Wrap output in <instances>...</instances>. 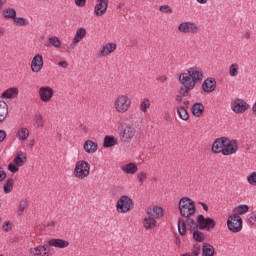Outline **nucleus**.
Returning <instances> with one entry per match:
<instances>
[{"mask_svg": "<svg viewBox=\"0 0 256 256\" xmlns=\"http://www.w3.org/2000/svg\"><path fill=\"white\" fill-rule=\"evenodd\" d=\"M205 75L203 69L194 66L187 69L186 72L179 75V83L182 85L180 90L182 97H189V91H193L196 85L203 83Z\"/></svg>", "mask_w": 256, "mask_h": 256, "instance_id": "1", "label": "nucleus"}, {"mask_svg": "<svg viewBox=\"0 0 256 256\" xmlns=\"http://www.w3.org/2000/svg\"><path fill=\"white\" fill-rule=\"evenodd\" d=\"M239 151V142L235 139L220 137L212 144V153H221L225 157L235 155Z\"/></svg>", "mask_w": 256, "mask_h": 256, "instance_id": "2", "label": "nucleus"}, {"mask_svg": "<svg viewBox=\"0 0 256 256\" xmlns=\"http://www.w3.org/2000/svg\"><path fill=\"white\" fill-rule=\"evenodd\" d=\"M178 211L181 217L191 219V217L197 213L195 201L189 197H182L178 202Z\"/></svg>", "mask_w": 256, "mask_h": 256, "instance_id": "3", "label": "nucleus"}, {"mask_svg": "<svg viewBox=\"0 0 256 256\" xmlns=\"http://www.w3.org/2000/svg\"><path fill=\"white\" fill-rule=\"evenodd\" d=\"M131 105H133V102L129 95L127 94H119L113 102V109L116 113H119L120 115H123L125 113H128V111L131 109Z\"/></svg>", "mask_w": 256, "mask_h": 256, "instance_id": "4", "label": "nucleus"}, {"mask_svg": "<svg viewBox=\"0 0 256 256\" xmlns=\"http://www.w3.org/2000/svg\"><path fill=\"white\" fill-rule=\"evenodd\" d=\"M73 175L79 181H85L91 175V164L85 160H78L75 163Z\"/></svg>", "mask_w": 256, "mask_h": 256, "instance_id": "5", "label": "nucleus"}, {"mask_svg": "<svg viewBox=\"0 0 256 256\" xmlns=\"http://www.w3.org/2000/svg\"><path fill=\"white\" fill-rule=\"evenodd\" d=\"M119 131V137L122 143H131L137 133L135 127L127 123L121 124V126L119 127Z\"/></svg>", "mask_w": 256, "mask_h": 256, "instance_id": "6", "label": "nucleus"}, {"mask_svg": "<svg viewBox=\"0 0 256 256\" xmlns=\"http://www.w3.org/2000/svg\"><path fill=\"white\" fill-rule=\"evenodd\" d=\"M27 163V153L18 151L13 159V164L8 165V169L11 173H17L19 167H23Z\"/></svg>", "mask_w": 256, "mask_h": 256, "instance_id": "7", "label": "nucleus"}, {"mask_svg": "<svg viewBox=\"0 0 256 256\" xmlns=\"http://www.w3.org/2000/svg\"><path fill=\"white\" fill-rule=\"evenodd\" d=\"M133 209V200L127 196H121L116 202L117 213H129Z\"/></svg>", "mask_w": 256, "mask_h": 256, "instance_id": "8", "label": "nucleus"}, {"mask_svg": "<svg viewBox=\"0 0 256 256\" xmlns=\"http://www.w3.org/2000/svg\"><path fill=\"white\" fill-rule=\"evenodd\" d=\"M227 227L232 233H239L243 229V219L237 214H232L227 219Z\"/></svg>", "mask_w": 256, "mask_h": 256, "instance_id": "9", "label": "nucleus"}, {"mask_svg": "<svg viewBox=\"0 0 256 256\" xmlns=\"http://www.w3.org/2000/svg\"><path fill=\"white\" fill-rule=\"evenodd\" d=\"M177 29L178 33H181L182 35H195L196 33H199V26L192 21L181 22Z\"/></svg>", "mask_w": 256, "mask_h": 256, "instance_id": "10", "label": "nucleus"}, {"mask_svg": "<svg viewBox=\"0 0 256 256\" xmlns=\"http://www.w3.org/2000/svg\"><path fill=\"white\" fill-rule=\"evenodd\" d=\"M38 97L42 103H51L55 97V90L51 86H41L38 89Z\"/></svg>", "mask_w": 256, "mask_h": 256, "instance_id": "11", "label": "nucleus"}, {"mask_svg": "<svg viewBox=\"0 0 256 256\" xmlns=\"http://www.w3.org/2000/svg\"><path fill=\"white\" fill-rule=\"evenodd\" d=\"M249 107V103H247L245 100L241 98H236L231 103V110L233 111V113H236L237 115L249 111Z\"/></svg>", "mask_w": 256, "mask_h": 256, "instance_id": "12", "label": "nucleus"}, {"mask_svg": "<svg viewBox=\"0 0 256 256\" xmlns=\"http://www.w3.org/2000/svg\"><path fill=\"white\" fill-rule=\"evenodd\" d=\"M197 223L199 229L210 231V229H215V220L213 218H205L203 215H198Z\"/></svg>", "mask_w": 256, "mask_h": 256, "instance_id": "13", "label": "nucleus"}, {"mask_svg": "<svg viewBox=\"0 0 256 256\" xmlns=\"http://www.w3.org/2000/svg\"><path fill=\"white\" fill-rule=\"evenodd\" d=\"M109 8V0H96L94 6V15L95 17H103L107 13Z\"/></svg>", "mask_w": 256, "mask_h": 256, "instance_id": "14", "label": "nucleus"}, {"mask_svg": "<svg viewBox=\"0 0 256 256\" xmlns=\"http://www.w3.org/2000/svg\"><path fill=\"white\" fill-rule=\"evenodd\" d=\"M43 55L41 54H36L31 61L30 64V69L32 71V73H41L42 69H43Z\"/></svg>", "mask_w": 256, "mask_h": 256, "instance_id": "15", "label": "nucleus"}, {"mask_svg": "<svg viewBox=\"0 0 256 256\" xmlns=\"http://www.w3.org/2000/svg\"><path fill=\"white\" fill-rule=\"evenodd\" d=\"M85 37H87V29L83 27L77 28L74 38L72 39V42L70 44V47L72 49H75V47H77V45H79V43H81Z\"/></svg>", "mask_w": 256, "mask_h": 256, "instance_id": "16", "label": "nucleus"}, {"mask_svg": "<svg viewBox=\"0 0 256 256\" xmlns=\"http://www.w3.org/2000/svg\"><path fill=\"white\" fill-rule=\"evenodd\" d=\"M146 214L153 217L157 221V219H163L165 210H163V207L161 206L154 205L146 209Z\"/></svg>", "mask_w": 256, "mask_h": 256, "instance_id": "17", "label": "nucleus"}, {"mask_svg": "<svg viewBox=\"0 0 256 256\" xmlns=\"http://www.w3.org/2000/svg\"><path fill=\"white\" fill-rule=\"evenodd\" d=\"M117 51V44L113 42H108L103 45L100 50L98 51L99 57H109L111 53H115Z\"/></svg>", "mask_w": 256, "mask_h": 256, "instance_id": "18", "label": "nucleus"}, {"mask_svg": "<svg viewBox=\"0 0 256 256\" xmlns=\"http://www.w3.org/2000/svg\"><path fill=\"white\" fill-rule=\"evenodd\" d=\"M217 89V80L213 77L205 79L202 83V91L204 93H213Z\"/></svg>", "mask_w": 256, "mask_h": 256, "instance_id": "19", "label": "nucleus"}, {"mask_svg": "<svg viewBox=\"0 0 256 256\" xmlns=\"http://www.w3.org/2000/svg\"><path fill=\"white\" fill-rule=\"evenodd\" d=\"M142 226L146 231H153V229H156L157 227V220L149 214H145L144 218L142 219Z\"/></svg>", "mask_w": 256, "mask_h": 256, "instance_id": "20", "label": "nucleus"}, {"mask_svg": "<svg viewBox=\"0 0 256 256\" xmlns=\"http://www.w3.org/2000/svg\"><path fill=\"white\" fill-rule=\"evenodd\" d=\"M31 256H49V248L47 245H39L30 249Z\"/></svg>", "mask_w": 256, "mask_h": 256, "instance_id": "21", "label": "nucleus"}, {"mask_svg": "<svg viewBox=\"0 0 256 256\" xmlns=\"http://www.w3.org/2000/svg\"><path fill=\"white\" fill-rule=\"evenodd\" d=\"M98 149L99 145L93 140H86L83 144V150L85 151V153H88V155H93L97 153Z\"/></svg>", "mask_w": 256, "mask_h": 256, "instance_id": "22", "label": "nucleus"}, {"mask_svg": "<svg viewBox=\"0 0 256 256\" xmlns=\"http://www.w3.org/2000/svg\"><path fill=\"white\" fill-rule=\"evenodd\" d=\"M120 169L123 173H125V175H135L139 171L137 163L134 162L124 164L120 167Z\"/></svg>", "mask_w": 256, "mask_h": 256, "instance_id": "23", "label": "nucleus"}, {"mask_svg": "<svg viewBox=\"0 0 256 256\" xmlns=\"http://www.w3.org/2000/svg\"><path fill=\"white\" fill-rule=\"evenodd\" d=\"M29 135H30L29 128L25 126H20L16 130V137L18 141H20L21 143H24V141H27V139H29Z\"/></svg>", "mask_w": 256, "mask_h": 256, "instance_id": "24", "label": "nucleus"}, {"mask_svg": "<svg viewBox=\"0 0 256 256\" xmlns=\"http://www.w3.org/2000/svg\"><path fill=\"white\" fill-rule=\"evenodd\" d=\"M19 96V88L11 87L4 90L1 94V99H16Z\"/></svg>", "mask_w": 256, "mask_h": 256, "instance_id": "25", "label": "nucleus"}, {"mask_svg": "<svg viewBox=\"0 0 256 256\" xmlns=\"http://www.w3.org/2000/svg\"><path fill=\"white\" fill-rule=\"evenodd\" d=\"M48 245L50 247H56V249H66V247H69V241L54 238L48 241Z\"/></svg>", "mask_w": 256, "mask_h": 256, "instance_id": "26", "label": "nucleus"}, {"mask_svg": "<svg viewBox=\"0 0 256 256\" xmlns=\"http://www.w3.org/2000/svg\"><path fill=\"white\" fill-rule=\"evenodd\" d=\"M7 117H9V105L7 102L0 100V123L7 121Z\"/></svg>", "mask_w": 256, "mask_h": 256, "instance_id": "27", "label": "nucleus"}, {"mask_svg": "<svg viewBox=\"0 0 256 256\" xmlns=\"http://www.w3.org/2000/svg\"><path fill=\"white\" fill-rule=\"evenodd\" d=\"M191 111L194 117H202L203 113H205V106H203L202 103H195L192 106Z\"/></svg>", "mask_w": 256, "mask_h": 256, "instance_id": "28", "label": "nucleus"}, {"mask_svg": "<svg viewBox=\"0 0 256 256\" xmlns=\"http://www.w3.org/2000/svg\"><path fill=\"white\" fill-rule=\"evenodd\" d=\"M33 125L36 127V129H41L42 127H45V118H43L42 114H35L33 117Z\"/></svg>", "mask_w": 256, "mask_h": 256, "instance_id": "29", "label": "nucleus"}, {"mask_svg": "<svg viewBox=\"0 0 256 256\" xmlns=\"http://www.w3.org/2000/svg\"><path fill=\"white\" fill-rule=\"evenodd\" d=\"M2 17L4 19H12V21H14V19L17 17V11L14 8H5L2 11Z\"/></svg>", "mask_w": 256, "mask_h": 256, "instance_id": "30", "label": "nucleus"}, {"mask_svg": "<svg viewBox=\"0 0 256 256\" xmlns=\"http://www.w3.org/2000/svg\"><path fill=\"white\" fill-rule=\"evenodd\" d=\"M233 212L234 215H237L238 217L239 215H247V213H249V205L240 204L234 208Z\"/></svg>", "mask_w": 256, "mask_h": 256, "instance_id": "31", "label": "nucleus"}, {"mask_svg": "<svg viewBox=\"0 0 256 256\" xmlns=\"http://www.w3.org/2000/svg\"><path fill=\"white\" fill-rule=\"evenodd\" d=\"M203 256H213L215 255V247L209 243H204L202 247Z\"/></svg>", "mask_w": 256, "mask_h": 256, "instance_id": "32", "label": "nucleus"}, {"mask_svg": "<svg viewBox=\"0 0 256 256\" xmlns=\"http://www.w3.org/2000/svg\"><path fill=\"white\" fill-rule=\"evenodd\" d=\"M136 173H137L136 174L137 183L139 185H145V181H147L149 177V173H147L146 171H139Z\"/></svg>", "mask_w": 256, "mask_h": 256, "instance_id": "33", "label": "nucleus"}, {"mask_svg": "<svg viewBox=\"0 0 256 256\" xmlns=\"http://www.w3.org/2000/svg\"><path fill=\"white\" fill-rule=\"evenodd\" d=\"M48 47H55V49L61 48V39L57 36H52L48 38Z\"/></svg>", "mask_w": 256, "mask_h": 256, "instance_id": "34", "label": "nucleus"}, {"mask_svg": "<svg viewBox=\"0 0 256 256\" xmlns=\"http://www.w3.org/2000/svg\"><path fill=\"white\" fill-rule=\"evenodd\" d=\"M151 108V100L149 98H144L140 102L139 109L142 113H147V110Z\"/></svg>", "mask_w": 256, "mask_h": 256, "instance_id": "35", "label": "nucleus"}, {"mask_svg": "<svg viewBox=\"0 0 256 256\" xmlns=\"http://www.w3.org/2000/svg\"><path fill=\"white\" fill-rule=\"evenodd\" d=\"M13 23L16 27H27L29 25V19L16 16Z\"/></svg>", "mask_w": 256, "mask_h": 256, "instance_id": "36", "label": "nucleus"}, {"mask_svg": "<svg viewBox=\"0 0 256 256\" xmlns=\"http://www.w3.org/2000/svg\"><path fill=\"white\" fill-rule=\"evenodd\" d=\"M114 145H117V139L114 136H106L104 138L103 147H114Z\"/></svg>", "mask_w": 256, "mask_h": 256, "instance_id": "37", "label": "nucleus"}, {"mask_svg": "<svg viewBox=\"0 0 256 256\" xmlns=\"http://www.w3.org/2000/svg\"><path fill=\"white\" fill-rule=\"evenodd\" d=\"M177 113L182 121H189V112L183 106L177 108Z\"/></svg>", "mask_w": 256, "mask_h": 256, "instance_id": "38", "label": "nucleus"}, {"mask_svg": "<svg viewBox=\"0 0 256 256\" xmlns=\"http://www.w3.org/2000/svg\"><path fill=\"white\" fill-rule=\"evenodd\" d=\"M228 73L230 77H237L239 75V64L233 63L229 66Z\"/></svg>", "mask_w": 256, "mask_h": 256, "instance_id": "39", "label": "nucleus"}, {"mask_svg": "<svg viewBox=\"0 0 256 256\" xmlns=\"http://www.w3.org/2000/svg\"><path fill=\"white\" fill-rule=\"evenodd\" d=\"M178 231L182 236L187 234V227L185 226V220L183 219L178 220Z\"/></svg>", "mask_w": 256, "mask_h": 256, "instance_id": "40", "label": "nucleus"}, {"mask_svg": "<svg viewBox=\"0 0 256 256\" xmlns=\"http://www.w3.org/2000/svg\"><path fill=\"white\" fill-rule=\"evenodd\" d=\"M193 239H195L197 243H203V241H205V234L196 230L193 232Z\"/></svg>", "mask_w": 256, "mask_h": 256, "instance_id": "41", "label": "nucleus"}, {"mask_svg": "<svg viewBox=\"0 0 256 256\" xmlns=\"http://www.w3.org/2000/svg\"><path fill=\"white\" fill-rule=\"evenodd\" d=\"M27 200H21L18 209H17V215L21 216L23 215L24 211L27 209Z\"/></svg>", "mask_w": 256, "mask_h": 256, "instance_id": "42", "label": "nucleus"}, {"mask_svg": "<svg viewBox=\"0 0 256 256\" xmlns=\"http://www.w3.org/2000/svg\"><path fill=\"white\" fill-rule=\"evenodd\" d=\"M14 181L13 179H8L4 184V193L9 194L13 191Z\"/></svg>", "mask_w": 256, "mask_h": 256, "instance_id": "43", "label": "nucleus"}, {"mask_svg": "<svg viewBox=\"0 0 256 256\" xmlns=\"http://www.w3.org/2000/svg\"><path fill=\"white\" fill-rule=\"evenodd\" d=\"M247 183H249L252 187H256V171L247 176Z\"/></svg>", "mask_w": 256, "mask_h": 256, "instance_id": "44", "label": "nucleus"}, {"mask_svg": "<svg viewBox=\"0 0 256 256\" xmlns=\"http://www.w3.org/2000/svg\"><path fill=\"white\" fill-rule=\"evenodd\" d=\"M159 11L161 13H165L166 15H171V13H173V8H171V6L165 4L159 7Z\"/></svg>", "mask_w": 256, "mask_h": 256, "instance_id": "45", "label": "nucleus"}, {"mask_svg": "<svg viewBox=\"0 0 256 256\" xmlns=\"http://www.w3.org/2000/svg\"><path fill=\"white\" fill-rule=\"evenodd\" d=\"M12 227H13V224H11V222H9V221L4 222V224L2 225V229L6 233H9V231L12 229Z\"/></svg>", "mask_w": 256, "mask_h": 256, "instance_id": "46", "label": "nucleus"}, {"mask_svg": "<svg viewBox=\"0 0 256 256\" xmlns=\"http://www.w3.org/2000/svg\"><path fill=\"white\" fill-rule=\"evenodd\" d=\"M156 81L163 85L164 83H167V81H169V78L167 76H165V75H162V76H158L156 78Z\"/></svg>", "mask_w": 256, "mask_h": 256, "instance_id": "47", "label": "nucleus"}, {"mask_svg": "<svg viewBox=\"0 0 256 256\" xmlns=\"http://www.w3.org/2000/svg\"><path fill=\"white\" fill-rule=\"evenodd\" d=\"M76 7H85L87 0H74Z\"/></svg>", "mask_w": 256, "mask_h": 256, "instance_id": "48", "label": "nucleus"}, {"mask_svg": "<svg viewBox=\"0 0 256 256\" xmlns=\"http://www.w3.org/2000/svg\"><path fill=\"white\" fill-rule=\"evenodd\" d=\"M192 253H193V255L198 256L199 253H201V247L197 246V245L194 246L193 249H192Z\"/></svg>", "mask_w": 256, "mask_h": 256, "instance_id": "49", "label": "nucleus"}, {"mask_svg": "<svg viewBox=\"0 0 256 256\" xmlns=\"http://www.w3.org/2000/svg\"><path fill=\"white\" fill-rule=\"evenodd\" d=\"M7 137V132L5 130H0V143H3Z\"/></svg>", "mask_w": 256, "mask_h": 256, "instance_id": "50", "label": "nucleus"}, {"mask_svg": "<svg viewBox=\"0 0 256 256\" xmlns=\"http://www.w3.org/2000/svg\"><path fill=\"white\" fill-rule=\"evenodd\" d=\"M58 66L59 67H62V69H67V67H69V62L68 61H60L59 63H58Z\"/></svg>", "mask_w": 256, "mask_h": 256, "instance_id": "51", "label": "nucleus"}, {"mask_svg": "<svg viewBox=\"0 0 256 256\" xmlns=\"http://www.w3.org/2000/svg\"><path fill=\"white\" fill-rule=\"evenodd\" d=\"M27 147L29 149H33V147H35V139H30L27 141Z\"/></svg>", "mask_w": 256, "mask_h": 256, "instance_id": "52", "label": "nucleus"}, {"mask_svg": "<svg viewBox=\"0 0 256 256\" xmlns=\"http://www.w3.org/2000/svg\"><path fill=\"white\" fill-rule=\"evenodd\" d=\"M6 177L7 174L5 173V171H0V182L5 181Z\"/></svg>", "mask_w": 256, "mask_h": 256, "instance_id": "53", "label": "nucleus"}, {"mask_svg": "<svg viewBox=\"0 0 256 256\" xmlns=\"http://www.w3.org/2000/svg\"><path fill=\"white\" fill-rule=\"evenodd\" d=\"M182 101H183V97H182L181 95H177V96L175 97V102H176V103H182Z\"/></svg>", "mask_w": 256, "mask_h": 256, "instance_id": "54", "label": "nucleus"}, {"mask_svg": "<svg viewBox=\"0 0 256 256\" xmlns=\"http://www.w3.org/2000/svg\"><path fill=\"white\" fill-rule=\"evenodd\" d=\"M199 205L203 207L204 211H209V206H207V204H205L204 202H199Z\"/></svg>", "mask_w": 256, "mask_h": 256, "instance_id": "55", "label": "nucleus"}, {"mask_svg": "<svg viewBox=\"0 0 256 256\" xmlns=\"http://www.w3.org/2000/svg\"><path fill=\"white\" fill-rule=\"evenodd\" d=\"M252 113H253V115H256V101L252 105Z\"/></svg>", "mask_w": 256, "mask_h": 256, "instance_id": "56", "label": "nucleus"}, {"mask_svg": "<svg viewBox=\"0 0 256 256\" xmlns=\"http://www.w3.org/2000/svg\"><path fill=\"white\" fill-rule=\"evenodd\" d=\"M7 3V0H0V11L3 9V5Z\"/></svg>", "mask_w": 256, "mask_h": 256, "instance_id": "57", "label": "nucleus"}, {"mask_svg": "<svg viewBox=\"0 0 256 256\" xmlns=\"http://www.w3.org/2000/svg\"><path fill=\"white\" fill-rule=\"evenodd\" d=\"M197 3H200V5H206L207 1L209 0H196Z\"/></svg>", "mask_w": 256, "mask_h": 256, "instance_id": "58", "label": "nucleus"}, {"mask_svg": "<svg viewBox=\"0 0 256 256\" xmlns=\"http://www.w3.org/2000/svg\"><path fill=\"white\" fill-rule=\"evenodd\" d=\"M244 37H245V39H250L251 38V33L250 32H245Z\"/></svg>", "mask_w": 256, "mask_h": 256, "instance_id": "59", "label": "nucleus"}, {"mask_svg": "<svg viewBox=\"0 0 256 256\" xmlns=\"http://www.w3.org/2000/svg\"><path fill=\"white\" fill-rule=\"evenodd\" d=\"M125 7V3L121 2L118 4V9H123Z\"/></svg>", "mask_w": 256, "mask_h": 256, "instance_id": "60", "label": "nucleus"}, {"mask_svg": "<svg viewBox=\"0 0 256 256\" xmlns=\"http://www.w3.org/2000/svg\"><path fill=\"white\" fill-rule=\"evenodd\" d=\"M166 121H170L171 120V116H169V114H166L165 117Z\"/></svg>", "mask_w": 256, "mask_h": 256, "instance_id": "61", "label": "nucleus"}, {"mask_svg": "<svg viewBox=\"0 0 256 256\" xmlns=\"http://www.w3.org/2000/svg\"><path fill=\"white\" fill-rule=\"evenodd\" d=\"M83 131H87V126H81Z\"/></svg>", "mask_w": 256, "mask_h": 256, "instance_id": "62", "label": "nucleus"}, {"mask_svg": "<svg viewBox=\"0 0 256 256\" xmlns=\"http://www.w3.org/2000/svg\"><path fill=\"white\" fill-rule=\"evenodd\" d=\"M189 104V102H184V105H188Z\"/></svg>", "mask_w": 256, "mask_h": 256, "instance_id": "63", "label": "nucleus"}, {"mask_svg": "<svg viewBox=\"0 0 256 256\" xmlns=\"http://www.w3.org/2000/svg\"><path fill=\"white\" fill-rule=\"evenodd\" d=\"M3 223V220L0 218V224Z\"/></svg>", "mask_w": 256, "mask_h": 256, "instance_id": "64", "label": "nucleus"}]
</instances>
